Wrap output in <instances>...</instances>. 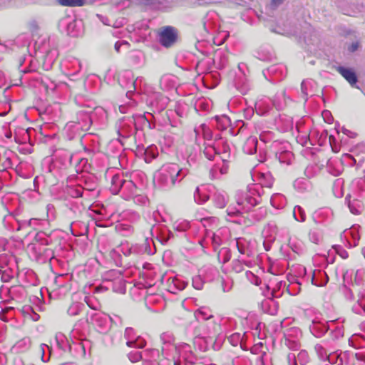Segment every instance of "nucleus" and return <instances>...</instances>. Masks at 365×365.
Returning a JSON list of instances; mask_svg holds the SVG:
<instances>
[{
	"mask_svg": "<svg viewBox=\"0 0 365 365\" xmlns=\"http://www.w3.org/2000/svg\"><path fill=\"white\" fill-rule=\"evenodd\" d=\"M58 41L56 36L38 38L34 45L35 59L31 53H23L19 58V71L24 74L30 73L28 76H21L19 79L20 83L25 81L29 86L43 90L46 93L54 91L56 84L46 76L35 72V61H40L42 68L45 71H49L58 56Z\"/></svg>",
	"mask_w": 365,
	"mask_h": 365,
	"instance_id": "f257e3e1",
	"label": "nucleus"
},
{
	"mask_svg": "<svg viewBox=\"0 0 365 365\" xmlns=\"http://www.w3.org/2000/svg\"><path fill=\"white\" fill-rule=\"evenodd\" d=\"M188 173L187 168H180L178 164H165L154 175L155 186L161 190H169L180 182Z\"/></svg>",
	"mask_w": 365,
	"mask_h": 365,
	"instance_id": "f03ea898",
	"label": "nucleus"
},
{
	"mask_svg": "<svg viewBox=\"0 0 365 365\" xmlns=\"http://www.w3.org/2000/svg\"><path fill=\"white\" fill-rule=\"evenodd\" d=\"M151 237H146L142 244H135L131 246L134 255L148 254L154 255L156 247L153 241L155 237L162 245L168 243L173 237V233L165 225H153L150 229Z\"/></svg>",
	"mask_w": 365,
	"mask_h": 365,
	"instance_id": "7ed1b4c3",
	"label": "nucleus"
},
{
	"mask_svg": "<svg viewBox=\"0 0 365 365\" xmlns=\"http://www.w3.org/2000/svg\"><path fill=\"white\" fill-rule=\"evenodd\" d=\"M263 193L262 186L258 184H252L249 185L245 190L237 191L235 198L237 206H240V209L247 213L261 203Z\"/></svg>",
	"mask_w": 365,
	"mask_h": 365,
	"instance_id": "20e7f679",
	"label": "nucleus"
},
{
	"mask_svg": "<svg viewBox=\"0 0 365 365\" xmlns=\"http://www.w3.org/2000/svg\"><path fill=\"white\" fill-rule=\"evenodd\" d=\"M118 83L123 88L128 89L126 96L129 99V101L123 105H120L118 107L119 111L122 114L126 113L133 112L134 107L137 105L136 101L132 99L131 96L134 94L136 91V83H142L143 78L138 77L134 80V75L131 70H124L121 71L118 75Z\"/></svg>",
	"mask_w": 365,
	"mask_h": 365,
	"instance_id": "39448f33",
	"label": "nucleus"
},
{
	"mask_svg": "<svg viewBox=\"0 0 365 365\" xmlns=\"http://www.w3.org/2000/svg\"><path fill=\"white\" fill-rule=\"evenodd\" d=\"M110 190L113 195L120 194L126 200L137 195L136 185L132 180L125 179L120 174H116L112 177Z\"/></svg>",
	"mask_w": 365,
	"mask_h": 365,
	"instance_id": "423d86ee",
	"label": "nucleus"
},
{
	"mask_svg": "<svg viewBox=\"0 0 365 365\" xmlns=\"http://www.w3.org/2000/svg\"><path fill=\"white\" fill-rule=\"evenodd\" d=\"M75 103L80 107H85L86 110H82L77 113V114H102L104 112L106 114L116 113L117 109L119 110L118 106L108 103L105 108L96 106V103L83 95L78 94L75 97Z\"/></svg>",
	"mask_w": 365,
	"mask_h": 365,
	"instance_id": "0eeeda50",
	"label": "nucleus"
},
{
	"mask_svg": "<svg viewBox=\"0 0 365 365\" xmlns=\"http://www.w3.org/2000/svg\"><path fill=\"white\" fill-rule=\"evenodd\" d=\"M37 245L49 247L54 250L63 251L65 240L60 230H54L49 233L44 231L38 232L34 237Z\"/></svg>",
	"mask_w": 365,
	"mask_h": 365,
	"instance_id": "6e6552de",
	"label": "nucleus"
},
{
	"mask_svg": "<svg viewBox=\"0 0 365 365\" xmlns=\"http://www.w3.org/2000/svg\"><path fill=\"white\" fill-rule=\"evenodd\" d=\"M341 291L343 293L345 298L348 300L354 299V292H358V300L356 304L353 305L352 311L360 315H365V288H354L348 287L346 285L343 284L341 287Z\"/></svg>",
	"mask_w": 365,
	"mask_h": 365,
	"instance_id": "1a4fd4ad",
	"label": "nucleus"
},
{
	"mask_svg": "<svg viewBox=\"0 0 365 365\" xmlns=\"http://www.w3.org/2000/svg\"><path fill=\"white\" fill-rule=\"evenodd\" d=\"M115 318L116 320L104 313L96 312L91 315V323L98 332L106 334L110 329L111 322L121 324V319L118 316H115Z\"/></svg>",
	"mask_w": 365,
	"mask_h": 365,
	"instance_id": "9d476101",
	"label": "nucleus"
},
{
	"mask_svg": "<svg viewBox=\"0 0 365 365\" xmlns=\"http://www.w3.org/2000/svg\"><path fill=\"white\" fill-rule=\"evenodd\" d=\"M32 250L34 258L36 262L39 264L49 262L50 264H51L53 261H58L56 257L62 252L61 250H54L53 249L39 245H34Z\"/></svg>",
	"mask_w": 365,
	"mask_h": 365,
	"instance_id": "9b49d317",
	"label": "nucleus"
},
{
	"mask_svg": "<svg viewBox=\"0 0 365 365\" xmlns=\"http://www.w3.org/2000/svg\"><path fill=\"white\" fill-rule=\"evenodd\" d=\"M267 292H264L267 299L262 302V308L264 311L270 315H275L278 312L279 304L274 299L282 296V292L275 289L269 292V285H266Z\"/></svg>",
	"mask_w": 365,
	"mask_h": 365,
	"instance_id": "f8f14e48",
	"label": "nucleus"
},
{
	"mask_svg": "<svg viewBox=\"0 0 365 365\" xmlns=\"http://www.w3.org/2000/svg\"><path fill=\"white\" fill-rule=\"evenodd\" d=\"M287 67L283 63H276L263 70L264 78L272 83H277L287 76Z\"/></svg>",
	"mask_w": 365,
	"mask_h": 365,
	"instance_id": "ddd939ff",
	"label": "nucleus"
},
{
	"mask_svg": "<svg viewBox=\"0 0 365 365\" xmlns=\"http://www.w3.org/2000/svg\"><path fill=\"white\" fill-rule=\"evenodd\" d=\"M170 100L167 96L159 92H154L150 95L147 100V104L151 108L153 113H160L164 110Z\"/></svg>",
	"mask_w": 365,
	"mask_h": 365,
	"instance_id": "4468645a",
	"label": "nucleus"
},
{
	"mask_svg": "<svg viewBox=\"0 0 365 365\" xmlns=\"http://www.w3.org/2000/svg\"><path fill=\"white\" fill-rule=\"evenodd\" d=\"M178 39L177 30L170 26L163 28L162 31L158 34V41L165 48L173 46Z\"/></svg>",
	"mask_w": 365,
	"mask_h": 365,
	"instance_id": "2eb2a0df",
	"label": "nucleus"
},
{
	"mask_svg": "<svg viewBox=\"0 0 365 365\" xmlns=\"http://www.w3.org/2000/svg\"><path fill=\"white\" fill-rule=\"evenodd\" d=\"M135 115L125 118L123 117L116 123V128L119 137L127 138L133 133V126L135 125Z\"/></svg>",
	"mask_w": 365,
	"mask_h": 365,
	"instance_id": "dca6fc26",
	"label": "nucleus"
},
{
	"mask_svg": "<svg viewBox=\"0 0 365 365\" xmlns=\"http://www.w3.org/2000/svg\"><path fill=\"white\" fill-rule=\"evenodd\" d=\"M230 111L234 114H254V108L247 107L246 101L244 98H234L231 99L228 104Z\"/></svg>",
	"mask_w": 365,
	"mask_h": 365,
	"instance_id": "f3484780",
	"label": "nucleus"
},
{
	"mask_svg": "<svg viewBox=\"0 0 365 365\" xmlns=\"http://www.w3.org/2000/svg\"><path fill=\"white\" fill-rule=\"evenodd\" d=\"M118 274L120 275L119 273ZM104 284H106L97 287L96 289V292H100L101 289L108 290L111 289L114 292L124 294L126 291L125 280L120 276L115 277L113 280H105Z\"/></svg>",
	"mask_w": 365,
	"mask_h": 365,
	"instance_id": "a211bd4d",
	"label": "nucleus"
},
{
	"mask_svg": "<svg viewBox=\"0 0 365 365\" xmlns=\"http://www.w3.org/2000/svg\"><path fill=\"white\" fill-rule=\"evenodd\" d=\"M63 66L67 72V75L76 78L79 75L82 69V63L78 58L68 56L63 61Z\"/></svg>",
	"mask_w": 365,
	"mask_h": 365,
	"instance_id": "6ab92c4d",
	"label": "nucleus"
},
{
	"mask_svg": "<svg viewBox=\"0 0 365 365\" xmlns=\"http://www.w3.org/2000/svg\"><path fill=\"white\" fill-rule=\"evenodd\" d=\"M243 63L239 64L240 73L236 74L233 80L234 86L242 95H245L251 88V85L245 74L241 71Z\"/></svg>",
	"mask_w": 365,
	"mask_h": 365,
	"instance_id": "aec40b11",
	"label": "nucleus"
},
{
	"mask_svg": "<svg viewBox=\"0 0 365 365\" xmlns=\"http://www.w3.org/2000/svg\"><path fill=\"white\" fill-rule=\"evenodd\" d=\"M312 218L316 225H326L332 220L333 212L329 207H322L313 212Z\"/></svg>",
	"mask_w": 365,
	"mask_h": 365,
	"instance_id": "412c9836",
	"label": "nucleus"
},
{
	"mask_svg": "<svg viewBox=\"0 0 365 365\" xmlns=\"http://www.w3.org/2000/svg\"><path fill=\"white\" fill-rule=\"evenodd\" d=\"M215 147L217 148L219 155H222V160L227 161L226 158H230L231 154V147L227 139L221 136L216 135L215 139Z\"/></svg>",
	"mask_w": 365,
	"mask_h": 365,
	"instance_id": "4be33fe9",
	"label": "nucleus"
},
{
	"mask_svg": "<svg viewBox=\"0 0 365 365\" xmlns=\"http://www.w3.org/2000/svg\"><path fill=\"white\" fill-rule=\"evenodd\" d=\"M287 361L288 365H298V363L300 365H307L310 359L307 351L301 350L297 356L294 354L289 353L287 356Z\"/></svg>",
	"mask_w": 365,
	"mask_h": 365,
	"instance_id": "5701e85b",
	"label": "nucleus"
},
{
	"mask_svg": "<svg viewBox=\"0 0 365 365\" xmlns=\"http://www.w3.org/2000/svg\"><path fill=\"white\" fill-rule=\"evenodd\" d=\"M310 332L317 338H321L325 335L327 331L326 321L314 319L309 326Z\"/></svg>",
	"mask_w": 365,
	"mask_h": 365,
	"instance_id": "b1692460",
	"label": "nucleus"
},
{
	"mask_svg": "<svg viewBox=\"0 0 365 365\" xmlns=\"http://www.w3.org/2000/svg\"><path fill=\"white\" fill-rule=\"evenodd\" d=\"M318 87L317 83L312 79L304 80L301 83V91L303 94V98L307 102L308 101V96L311 97L316 95L315 92Z\"/></svg>",
	"mask_w": 365,
	"mask_h": 365,
	"instance_id": "393cba45",
	"label": "nucleus"
},
{
	"mask_svg": "<svg viewBox=\"0 0 365 365\" xmlns=\"http://www.w3.org/2000/svg\"><path fill=\"white\" fill-rule=\"evenodd\" d=\"M208 191L210 192L213 191L212 201L215 207L217 208H224L226 206L228 202V197L224 191L215 190L214 186H209Z\"/></svg>",
	"mask_w": 365,
	"mask_h": 365,
	"instance_id": "a878e982",
	"label": "nucleus"
},
{
	"mask_svg": "<svg viewBox=\"0 0 365 365\" xmlns=\"http://www.w3.org/2000/svg\"><path fill=\"white\" fill-rule=\"evenodd\" d=\"M143 365H156L160 360V351L157 349H147L143 351Z\"/></svg>",
	"mask_w": 365,
	"mask_h": 365,
	"instance_id": "bb28decb",
	"label": "nucleus"
},
{
	"mask_svg": "<svg viewBox=\"0 0 365 365\" xmlns=\"http://www.w3.org/2000/svg\"><path fill=\"white\" fill-rule=\"evenodd\" d=\"M178 84V78L173 74L163 75L160 80V86L163 91L176 89Z\"/></svg>",
	"mask_w": 365,
	"mask_h": 365,
	"instance_id": "cd10ccee",
	"label": "nucleus"
},
{
	"mask_svg": "<svg viewBox=\"0 0 365 365\" xmlns=\"http://www.w3.org/2000/svg\"><path fill=\"white\" fill-rule=\"evenodd\" d=\"M345 201L351 213L359 215L361 212L364 208L361 198L352 197L351 194L349 193L346 196Z\"/></svg>",
	"mask_w": 365,
	"mask_h": 365,
	"instance_id": "c85d7f7f",
	"label": "nucleus"
},
{
	"mask_svg": "<svg viewBox=\"0 0 365 365\" xmlns=\"http://www.w3.org/2000/svg\"><path fill=\"white\" fill-rule=\"evenodd\" d=\"M336 71L350 83L352 87L356 86V84L358 82V77L353 69L339 66L337 67Z\"/></svg>",
	"mask_w": 365,
	"mask_h": 365,
	"instance_id": "c756f323",
	"label": "nucleus"
},
{
	"mask_svg": "<svg viewBox=\"0 0 365 365\" xmlns=\"http://www.w3.org/2000/svg\"><path fill=\"white\" fill-rule=\"evenodd\" d=\"M311 279L312 284L323 287L327 284L329 277L326 272L321 269H314L312 272Z\"/></svg>",
	"mask_w": 365,
	"mask_h": 365,
	"instance_id": "7c9ffc66",
	"label": "nucleus"
},
{
	"mask_svg": "<svg viewBox=\"0 0 365 365\" xmlns=\"http://www.w3.org/2000/svg\"><path fill=\"white\" fill-rule=\"evenodd\" d=\"M212 342V336H202L198 335L193 339V344L195 347L202 352H205L209 350L210 344Z\"/></svg>",
	"mask_w": 365,
	"mask_h": 365,
	"instance_id": "2f4dec72",
	"label": "nucleus"
},
{
	"mask_svg": "<svg viewBox=\"0 0 365 365\" xmlns=\"http://www.w3.org/2000/svg\"><path fill=\"white\" fill-rule=\"evenodd\" d=\"M352 197L359 198L365 197V179L359 178L352 182Z\"/></svg>",
	"mask_w": 365,
	"mask_h": 365,
	"instance_id": "473e14b6",
	"label": "nucleus"
},
{
	"mask_svg": "<svg viewBox=\"0 0 365 365\" xmlns=\"http://www.w3.org/2000/svg\"><path fill=\"white\" fill-rule=\"evenodd\" d=\"M236 247L238 252L247 257H251L254 255L252 250L250 248V243L243 237L236 239Z\"/></svg>",
	"mask_w": 365,
	"mask_h": 365,
	"instance_id": "72a5a7b5",
	"label": "nucleus"
},
{
	"mask_svg": "<svg viewBox=\"0 0 365 365\" xmlns=\"http://www.w3.org/2000/svg\"><path fill=\"white\" fill-rule=\"evenodd\" d=\"M160 340L162 344V354L172 346L175 345V338L173 334L170 331H165L160 334Z\"/></svg>",
	"mask_w": 365,
	"mask_h": 365,
	"instance_id": "f704fd0d",
	"label": "nucleus"
},
{
	"mask_svg": "<svg viewBox=\"0 0 365 365\" xmlns=\"http://www.w3.org/2000/svg\"><path fill=\"white\" fill-rule=\"evenodd\" d=\"M258 140L256 136H250L245 140L242 150L248 155H252L257 152Z\"/></svg>",
	"mask_w": 365,
	"mask_h": 365,
	"instance_id": "c9c22d12",
	"label": "nucleus"
},
{
	"mask_svg": "<svg viewBox=\"0 0 365 365\" xmlns=\"http://www.w3.org/2000/svg\"><path fill=\"white\" fill-rule=\"evenodd\" d=\"M55 341L57 347L63 352L71 351V346L68 339L62 333H57L55 336Z\"/></svg>",
	"mask_w": 365,
	"mask_h": 365,
	"instance_id": "e433bc0d",
	"label": "nucleus"
},
{
	"mask_svg": "<svg viewBox=\"0 0 365 365\" xmlns=\"http://www.w3.org/2000/svg\"><path fill=\"white\" fill-rule=\"evenodd\" d=\"M128 58L135 66H140L144 63V55L141 51L133 50L129 52Z\"/></svg>",
	"mask_w": 365,
	"mask_h": 365,
	"instance_id": "4c0bfd02",
	"label": "nucleus"
},
{
	"mask_svg": "<svg viewBox=\"0 0 365 365\" xmlns=\"http://www.w3.org/2000/svg\"><path fill=\"white\" fill-rule=\"evenodd\" d=\"M195 317L197 321H207L214 318L209 307H201L195 312Z\"/></svg>",
	"mask_w": 365,
	"mask_h": 365,
	"instance_id": "58836bf2",
	"label": "nucleus"
},
{
	"mask_svg": "<svg viewBox=\"0 0 365 365\" xmlns=\"http://www.w3.org/2000/svg\"><path fill=\"white\" fill-rule=\"evenodd\" d=\"M270 203L275 209H282L287 205V199L285 196L280 193H274L270 198Z\"/></svg>",
	"mask_w": 365,
	"mask_h": 365,
	"instance_id": "ea45409f",
	"label": "nucleus"
},
{
	"mask_svg": "<svg viewBox=\"0 0 365 365\" xmlns=\"http://www.w3.org/2000/svg\"><path fill=\"white\" fill-rule=\"evenodd\" d=\"M202 81L207 87L214 88L219 84V74L217 73H207L202 77Z\"/></svg>",
	"mask_w": 365,
	"mask_h": 365,
	"instance_id": "a19ab883",
	"label": "nucleus"
},
{
	"mask_svg": "<svg viewBox=\"0 0 365 365\" xmlns=\"http://www.w3.org/2000/svg\"><path fill=\"white\" fill-rule=\"evenodd\" d=\"M203 145V153L208 160H212L216 155H219L215 141L213 143L205 142Z\"/></svg>",
	"mask_w": 365,
	"mask_h": 365,
	"instance_id": "79ce46f5",
	"label": "nucleus"
},
{
	"mask_svg": "<svg viewBox=\"0 0 365 365\" xmlns=\"http://www.w3.org/2000/svg\"><path fill=\"white\" fill-rule=\"evenodd\" d=\"M207 190L205 187H197L194 192V200L197 204H204L209 198Z\"/></svg>",
	"mask_w": 365,
	"mask_h": 365,
	"instance_id": "37998d69",
	"label": "nucleus"
},
{
	"mask_svg": "<svg viewBox=\"0 0 365 365\" xmlns=\"http://www.w3.org/2000/svg\"><path fill=\"white\" fill-rule=\"evenodd\" d=\"M158 155V148L155 145L148 146L143 150V158L145 163H150Z\"/></svg>",
	"mask_w": 365,
	"mask_h": 365,
	"instance_id": "c03bdc74",
	"label": "nucleus"
},
{
	"mask_svg": "<svg viewBox=\"0 0 365 365\" xmlns=\"http://www.w3.org/2000/svg\"><path fill=\"white\" fill-rule=\"evenodd\" d=\"M286 96L285 92L282 91L277 93L272 101V106L276 108L277 111L283 110L286 107Z\"/></svg>",
	"mask_w": 365,
	"mask_h": 365,
	"instance_id": "a18cd8bd",
	"label": "nucleus"
},
{
	"mask_svg": "<svg viewBox=\"0 0 365 365\" xmlns=\"http://www.w3.org/2000/svg\"><path fill=\"white\" fill-rule=\"evenodd\" d=\"M207 336H216L221 330L220 324L215 320L209 321L205 324Z\"/></svg>",
	"mask_w": 365,
	"mask_h": 365,
	"instance_id": "49530a36",
	"label": "nucleus"
},
{
	"mask_svg": "<svg viewBox=\"0 0 365 365\" xmlns=\"http://www.w3.org/2000/svg\"><path fill=\"white\" fill-rule=\"evenodd\" d=\"M275 155L280 163L286 165H289L293 158V153L288 150H279Z\"/></svg>",
	"mask_w": 365,
	"mask_h": 365,
	"instance_id": "de8ad7c7",
	"label": "nucleus"
},
{
	"mask_svg": "<svg viewBox=\"0 0 365 365\" xmlns=\"http://www.w3.org/2000/svg\"><path fill=\"white\" fill-rule=\"evenodd\" d=\"M194 132L195 133L196 137L202 133L205 142L211 141L212 140V133L205 123L201 124L199 127H195Z\"/></svg>",
	"mask_w": 365,
	"mask_h": 365,
	"instance_id": "09e8293b",
	"label": "nucleus"
},
{
	"mask_svg": "<svg viewBox=\"0 0 365 365\" xmlns=\"http://www.w3.org/2000/svg\"><path fill=\"white\" fill-rule=\"evenodd\" d=\"M187 283L182 281L178 278H173L172 282L169 284L168 291L171 293L175 294L178 291L184 289Z\"/></svg>",
	"mask_w": 365,
	"mask_h": 365,
	"instance_id": "8fccbe9b",
	"label": "nucleus"
},
{
	"mask_svg": "<svg viewBox=\"0 0 365 365\" xmlns=\"http://www.w3.org/2000/svg\"><path fill=\"white\" fill-rule=\"evenodd\" d=\"M152 119H153L155 123H158L160 126L163 128H166L168 126H175L170 115H150Z\"/></svg>",
	"mask_w": 365,
	"mask_h": 365,
	"instance_id": "3c124183",
	"label": "nucleus"
},
{
	"mask_svg": "<svg viewBox=\"0 0 365 365\" xmlns=\"http://www.w3.org/2000/svg\"><path fill=\"white\" fill-rule=\"evenodd\" d=\"M345 356V353L340 352L339 354L337 351L333 352L328 355L327 361L329 363V365H343V356Z\"/></svg>",
	"mask_w": 365,
	"mask_h": 365,
	"instance_id": "603ef678",
	"label": "nucleus"
},
{
	"mask_svg": "<svg viewBox=\"0 0 365 365\" xmlns=\"http://www.w3.org/2000/svg\"><path fill=\"white\" fill-rule=\"evenodd\" d=\"M302 336L301 329L297 327H292L286 329L284 332V339H299Z\"/></svg>",
	"mask_w": 365,
	"mask_h": 365,
	"instance_id": "864d4df0",
	"label": "nucleus"
},
{
	"mask_svg": "<svg viewBox=\"0 0 365 365\" xmlns=\"http://www.w3.org/2000/svg\"><path fill=\"white\" fill-rule=\"evenodd\" d=\"M270 30L272 32L286 36L294 35L295 34V31L291 28L290 25L287 24H284L283 26L277 24L275 27L271 28Z\"/></svg>",
	"mask_w": 365,
	"mask_h": 365,
	"instance_id": "5fc2aeb1",
	"label": "nucleus"
},
{
	"mask_svg": "<svg viewBox=\"0 0 365 365\" xmlns=\"http://www.w3.org/2000/svg\"><path fill=\"white\" fill-rule=\"evenodd\" d=\"M61 23L66 25L67 33L68 35L71 36H76L78 35L77 32L74 31V28L76 27V20H71L69 16L63 19L61 21Z\"/></svg>",
	"mask_w": 365,
	"mask_h": 365,
	"instance_id": "6e6d98bb",
	"label": "nucleus"
},
{
	"mask_svg": "<svg viewBox=\"0 0 365 365\" xmlns=\"http://www.w3.org/2000/svg\"><path fill=\"white\" fill-rule=\"evenodd\" d=\"M217 124V128L225 130L227 125L231 123L229 115H215L212 118Z\"/></svg>",
	"mask_w": 365,
	"mask_h": 365,
	"instance_id": "4d7b16f0",
	"label": "nucleus"
},
{
	"mask_svg": "<svg viewBox=\"0 0 365 365\" xmlns=\"http://www.w3.org/2000/svg\"><path fill=\"white\" fill-rule=\"evenodd\" d=\"M211 103L210 101L202 99L199 100L195 106V109L197 112L199 111H206V112H211Z\"/></svg>",
	"mask_w": 365,
	"mask_h": 365,
	"instance_id": "13d9d810",
	"label": "nucleus"
},
{
	"mask_svg": "<svg viewBox=\"0 0 365 365\" xmlns=\"http://www.w3.org/2000/svg\"><path fill=\"white\" fill-rule=\"evenodd\" d=\"M35 130L32 128H27L24 130V133L21 137V139L19 138L17 135L16 134L14 136V140L16 143L22 144L25 143L27 140L31 142L30 138L32 132H34ZM30 145H32L31 143H30Z\"/></svg>",
	"mask_w": 365,
	"mask_h": 365,
	"instance_id": "bf43d9fd",
	"label": "nucleus"
},
{
	"mask_svg": "<svg viewBox=\"0 0 365 365\" xmlns=\"http://www.w3.org/2000/svg\"><path fill=\"white\" fill-rule=\"evenodd\" d=\"M56 1L63 6L77 7L83 6L86 4V0H56Z\"/></svg>",
	"mask_w": 365,
	"mask_h": 365,
	"instance_id": "052dcab7",
	"label": "nucleus"
},
{
	"mask_svg": "<svg viewBox=\"0 0 365 365\" xmlns=\"http://www.w3.org/2000/svg\"><path fill=\"white\" fill-rule=\"evenodd\" d=\"M38 221L37 219H30L29 220H16V226H14V229L16 231H20L27 227H31Z\"/></svg>",
	"mask_w": 365,
	"mask_h": 365,
	"instance_id": "680f3d73",
	"label": "nucleus"
},
{
	"mask_svg": "<svg viewBox=\"0 0 365 365\" xmlns=\"http://www.w3.org/2000/svg\"><path fill=\"white\" fill-rule=\"evenodd\" d=\"M84 307V304L81 302H73L68 307L67 313L72 317L76 316L80 314Z\"/></svg>",
	"mask_w": 365,
	"mask_h": 365,
	"instance_id": "e2e57ef3",
	"label": "nucleus"
},
{
	"mask_svg": "<svg viewBox=\"0 0 365 365\" xmlns=\"http://www.w3.org/2000/svg\"><path fill=\"white\" fill-rule=\"evenodd\" d=\"M204 30L207 33H214L216 30L215 26L212 21V18L207 14L202 19Z\"/></svg>",
	"mask_w": 365,
	"mask_h": 365,
	"instance_id": "0e129e2a",
	"label": "nucleus"
},
{
	"mask_svg": "<svg viewBox=\"0 0 365 365\" xmlns=\"http://www.w3.org/2000/svg\"><path fill=\"white\" fill-rule=\"evenodd\" d=\"M227 216L230 218L240 216L242 214L245 213L242 209H240V206H235L230 205L227 208ZM229 220H232V219H229Z\"/></svg>",
	"mask_w": 365,
	"mask_h": 365,
	"instance_id": "69168bd1",
	"label": "nucleus"
},
{
	"mask_svg": "<svg viewBox=\"0 0 365 365\" xmlns=\"http://www.w3.org/2000/svg\"><path fill=\"white\" fill-rule=\"evenodd\" d=\"M293 217L297 221L303 222L306 220L305 211L301 206L296 205L293 210Z\"/></svg>",
	"mask_w": 365,
	"mask_h": 365,
	"instance_id": "338daca9",
	"label": "nucleus"
},
{
	"mask_svg": "<svg viewBox=\"0 0 365 365\" xmlns=\"http://www.w3.org/2000/svg\"><path fill=\"white\" fill-rule=\"evenodd\" d=\"M39 115L41 114H56L58 110L61 112L60 105L58 103H54L53 106H48L44 110H41L39 108H36Z\"/></svg>",
	"mask_w": 365,
	"mask_h": 365,
	"instance_id": "774afa93",
	"label": "nucleus"
}]
</instances>
